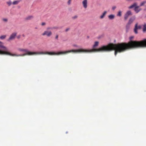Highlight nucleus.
Listing matches in <instances>:
<instances>
[{
    "label": "nucleus",
    "instance_id": "a211bd4d",
    "mask_svg": "<svg viewBox=\"0 0 146 146\" xmlns=\"http://www.w3.org/2000/svg\"><path fill=\"white\" fill-rule=\"evenodd\" d=\"M146 3V0L143 1L140 4V6L141 7V6H143L144 5H145Z\"/></svg>",
    "mask_w": 146,
    "mask_h": 146
},
{
    "label": "nucleus",
    "instance_id": "7c9ffc66",
    "mask_svg": "<svg viewBox=\"0 0 146 146\" xmlns=\"http://www.w3.org/2000/svg\"><path fill=\"white\" fill-rule=\"evenodd\" d=\"M23 36H24V35H23Z\"/></svg>",
    "mask_w": 146,
    "mask_h": 146
},
{
    "label": "nucleus",
    "instance_id": "b1692460",
    "mask_svg": "<svg viewBox=\"0 0 146 146\" xmlns=\"http://www.w3.org/2000/svg\"><path fill=\"white\" fill-rule=\"evenodd\" d=\"M71 0H68V2L67 4L68 5H70L71 4Z\"/></svg>",
    "mask_w": 146,
    "mask_h": 146
},
{
    "label": "nucleus",
    "instance_id": "2eb2a0df",
    "mask_svg": "<svg viewBox=\"0 0 146 146\" xmlns=\"http://www.w3.org/2000/svg\"><path fill=\"white\" fill-rule=\"evenodd\" d=\"M137 6V3H134L132 5L130 6L129 7V9H131L134 7H135Z\"/></svg>",
    "mask_w": 146,
    "mask_h": 146
},
{
    "label": "nucleus",
    "instance_id": "5701e85b",
    "mask_svg": "<svg viewBox=\"0 0 146 146\" xmlns=\"http://www.w3.org/2000/svg\"><path fill=\"white\" fill-rule=\"evenodd\" d=\"M78 16L77 15H75L72 17V18L73 19H76L78 18Z\"/></svg>",
    "mask_w": 146,
    "mask_h": 146
},
{
    "label": "nucleus",
    "instance_id": "423d86ee",
    "mask_svg": "<svg viewBox=\"0 0 146 146\" xmlns=\"http://www.w3.org/2000/svg\"><path fill=\"white\" fill-rule=\"evenodd\" d=\"M135 19V16H133L129 19L128 23L126 25L127 28L128 29L129 28L130 25L133 23Z\"/></svg>",
    "mask_w": 146,
    "mask_h": 146
},
{
    "label": "nucleus",
    "instance_id": "393cba45",
    "mask_svg": "<svg viewBox=\"0 0 146 146\" xmlns=\"http://www.w3.org/2000/svg\"><path fill=\"white\" fill-rule=\"evenodd\" d=\"M116 8V7L115 6H113L112 7V9L113 10H114Z\"/></svg>",
    "mask_w": 146,
    "mask_h": 146
},
{
    "label": "nucleus",
    "instance_id": "1a4fd4ad",
    "mask_svg": "<svg viewBox=\"0 0 146 146\" xmlns=\"http://www.w3.org/2000/svg\"><path fill=\"white\" fill-rule=\"evenodd\" d=\"M132 15V13L131 11H127L124 15V19L125 20H127L129 17Z\"/></svg>",
    "mask_w": 146,
    "mask_h": 146
},
{
    "label": "nucleus",
    "instance_id": "6e6552de",
    "mask_svg": "<svg viewBox=\"0 0 146 146\" xmlns=\"http://www.w3.org/2000/svg\"><path fill=\"white\" fill-rule=\"evenodd\" d=\"M141 26L139 25H138V23H137L135 25V28L134 29V31L135 33L137 34L138 33L137 30L138 29H140L141 28Z\"/></svg>",
    "mask_w": 146,
    "mask_h": 146
},
{
    "label": "nucleus",
    "instance_id": "2f4dec72",
    "mask_svg": "<svg viewBox=\"0 0 146 146\" xmlns=\"http://www.w3.org/2000/svg\"><path fill=\"white\" fill-rule=\"evenodd\" d=\"M87 37H88V38H89V37L88 36H87Z\"/></svg>",
    "mask_w": 146,
    "mask_h": 146
},
{
    "label": "nucleus",
    "instance_id": "0eeeda50",
    "mask_svg": "<svg viewBox=\"0 0 146 146\" xmlns=\"http://www.w3.org/2000/svg\"><path fill=\"white\" fill-rule=\"evenodd\" d=\"M17 34V33L16 32L12 33L10 35L9 38L8 39V41H9L14 40V39H15Z\"/></svg>",
    "mask_w": 146,
    "mask_h": 146
},
{
    "label": "nucleus",
    "instance_id": "9d476101",
    "mask_svg": "<svg viewBox=\"0 0 146 146\" xmlns=\"http://www.w3.org/2000/svg\"><path fill=\"white\" fill-rule=\"evenodd\" d=\"M82 3L83 7L85 9H86L88 7V0H83Z\"/></svg>",
    "mask_w": 146,
    "mask_h": 146
},
{
    "label": "nucleus",
    "instance_id": "f8f14e48",
    "mask_svg": "<svg viewBox=\"0 0 146 146\" xmlns=\"http://www.w3.org/2000/svg\"><path fill=\"white\" fill-rule=\"evenodd\" d=\"M107 13V11H104L102 15L100 16V19H103L105 17Z\"/></svg>",
    "mask_w": 146,
    "mask_h": 146
},
{
    "label": "nucleus",
    "instance_id": "20e7f679",
    "mask_svg": "<svg viewBox=\"0 0 146 146\" xmlns=\"http://www.w3.org/2000/svg\"><path fill=\"white\" fill-rule=\"evenodd\" d=\"M58 29L57 27H49L46 28V30L44 31L42 34V35L43 36H46L48 37H50L52 35V32L50 30L57 29Z\"/></svg>",
    "mask_w": 146,
    "mask_h": 146
},
{
    "label": "nucleus",
    "instance_id": "cd10ccee",
    "mask_svg": "<svg viewBox=\"0 0 146 146\" xmlns=\"http://www.w3.org/2000/svg\"><path fill=\"white\" fill-rule=\"evenodd\" d=\"M70 30V28H68L67 29H66V30H65V31L66 32H67L69 30Z\"/></svg>",
    "mask_w": 146,
    "mask_h": 146
},
{
    "label": "nucleus",
    "instance_id": "dca6fc26",
    "mask_svg": "<svg viewBox=\"0 0 146 146\" xmlns=\"http://www.w3.org/2000/svg\"><path fill=\"white\" fill-rule=\"evenodd\" d=\"M143 26V31L144 32H145L146 31V24L145 23L142 25Z\"/></svg>",
    "mask_w": 146,
    "mask_h": 146
},
{
    "label": "nucleus",
    "instance_id": "bb28decb",
    "mask_svg": "<svg viewBox=\"0 0 146 146\" xmlns=\"http://www.w3.org/2000/svg\"><path fill=\"white\" fill-rule=\"evenodd\" d=\"M72 46L73 47H78V46L76 44H73L72 45Z\"/></svg>",
    "mask_w": 146,
    "mask_h": 146
},
{
    "label": "nucleus",
    "instance_id": "4be33fe9",
    "mask_svg": "<svg viewBox=\"0 0 146 146\" xmlns=\"http://www.w3.org/2000/svg\"><path fill=\"white\" fill-rule=\"evenodd\" d=\"M2 20L4 22H7L8 21V19L6 18H3L2 19Z\"/></svg>",
    "mask_w": 146,
    "mask_h": 146
},
{
    "label": "nucleus",
    "instance_id": "4468645a",
    "mask_svg": "<svg viewBox=\"0 0 146 146\" xmlns=\"http://www.w3.org/2000/svg\"><path fill=\"white\" fill-rule=\"evenodd\" d=\"M115 16L113 14H111L108 16V18L109 19L112 20L115 18Z\"/></svg>",
    "mask_w": 146,
    "mask_h": 146
},
{
    "label": "nucleus",
    "instance_id": "7ed1b4c3",
    "mask_svg": "<svg viewBox=\"0 0 146 146\" xmlns=\"http://www.w3.org/2000/svg\"><path fill=\"white\" fill-rule=\"evenodd\" d=\"M17 50L20 52H25V53L21 54H12L9 52H2L0 51L1 53L6 54L8 55L11 56H24L26 55H37L39 54H48L50 55H59V52H31L29 51L27 49H24L23 48H18Z\"/></svg>",
    "mask_w": 146,
    "mask_h": 146
},
{
    "label": "nucleus",
    "instance_id": "c756f323",
    "mask_svg": "<svg viewBox=\"0 0 146 146\" xmlns=\"http://www.w3.org/2000/svg\"><path fill=\"white\" fill-rule=\"evenodd\" d=\"M20 37H21V35H19L17 36V38L19 39L20 38Z\"/></svg>",
    "mask_w": 146,
    "mask_h": 146
},
{
    "label": "nucleus",
    "instance_id": "c85d7f7f",
    "mask_svg": "<svg viewBox=\"0 0 146 146\" xmlns=\"http://www.w3.org/2000/svg\"><path fill=\"white\" fill-rule=\"evenodd\" d=\"M45 23L44 22H43L41 24V25L42 26H44L45 25Z\"/></svg>",
    "mask_w": 146,
    "mask_h": 146
},
{
    "label": "nucleus",
    "instance_id": "aec40b11",
    "mask_svg": "<svg viewBox=\"0 0 146 146\" xmlns=\"http://www.w3.org/2000/svg\"><path fill=\"white\" fill-rule=\"evenodd\" d=\"M7 4L9 6H10L12 4V3L11 1H9L6 2Z\"/></svg>",
    "mask_w": 146,
    "mask_h": 146
},
{
    "label": "nucleus",
    "instance_id": "6ab92c4d",
    "mask_svg": "<svg viewBox=\"0 0 146 146\" xmlns=\"http://www.w3.org/2000/svg\"><path fill=\"white\" fill-rule=\"evenodd\" d=\"M6 37V35H3L0 36V39L1 40H3L5 39Z\"/></svg>",
    "mask_w": 146,
    "mask_h": 146
},
{
    "label": "nucleus",
    "instance_id": "a878e982",
    "mask_svg": "<svg viewBox=\"0 0 146 146\" xmlns=\"http://www.w3.org/2000/svg\"><path fill=\"white\" fill-rule=\"evenodd\" d=\"M58 35H56L55 37V38L56 39L58 40Z\"/></svg>",
    "mask_w": 146,
    "mask_h": 146
},
{
    "label": "nucleus",
    "instance_id": "ddd939ff",
    "mask_svg": "<svg viewBox=\"0 0 146 146\" xmlns=\"http://www.w3.org/2000/svg\"><path fill=\"white\" fill-rule=\"evenodd\" d=\"M34 18V17L32 15H29L25 19L27 20H29L33 19Z\"/></svg>",
    "mask_w": 146,
    "mask_h": 146
},
{
    "label": "nucleus",
    "instance_id": "f03ea898",
    "mask_svg": "<svg viewBox=\"0 0 146 146\" xmlns=\"http://www.w3.org/2000/svg\"><path fill=\"white\" fill-rule=\"evenodd\" d=\"M99 42L98 41H96L94 42V44L93 46V49H86L84 48H80L76 50H68L65 51H61L59 52V55L62 54H66L70 52L74 53H90L93 52H106L111 51L113 50H114L115 49H113L110 50H104L103 49H101L102 47L104 46H109L110 44H109L108 45L106 46H103L98 48H95L97 46L99 45Z\"/></svg>",
    "mask_w": 146,
    "mask_h": 146
},
{
    "label": "nucleus",
    "instance_id": "39448f33",
    "mask_svg": "<svg viewBox=\"0 0 146 146\" xmlns=\"http://www.w3.org/2000/svg\"><path fill=\"white\" fill-rule=\"evenodd\" d=\"M3 43L1 41H0V47L2 48V50H0V51L2 52H7V47H6L5 46H4L3 45ZM0 54H6L8 55L7 54H2L0 53Z\"/></svg>",
    "mask_w": 146,
    "mask_h": 146
},
{
    "label": "nucleus",
    "instance_id": "9b49d317",
    "mask_svg": "<svg viewBox=\"0 0 146 146\" xmlns=\"http://www.w3.org/2000/svg\"><path fill=\"white\" fill-rule=\"evenodd\" d=\"M141 10V9L139 8V6H136L134 9V10L136 13H137Z\"/></svg>",
    "mask_w": 146,
    "mask_h": 146
},
{
    "label": "nucleus",
    "instance_id": "412c9836",
    "mask_svg": "<svg viewBox=\"0 0 146 146\" xmlns=\"http://www.w3.org/2000/svg\"><path fill=\"white\" fill-rule=\"evenodd\" d=\"M121 11H119L118 12V13L117 14V16L119 17H121V16L122 14H121Z\"/></svg>",
    "mask_w": 146,
    "mask_h": 146
},
{
    "label": "nucleus",
    "instance_id": "f257e3e1",
    "mask_svg": "<svg viewBox=\"0 0 146 146\" xmlns=\"http://www.w3.org/2000/svg\"><path fill=\"white\" fill-rule=\"evenodd\" d=\"M133 36L129 37L130 41L128 43H122L117 44H110L109 46H104L101 49H103L104 50H110L115 49V55H116L117 53H121L126 50L133 48L139 47H146V39L140 41H132Z\"/></svg>",
    "mask_w": 146,
    "mask_h": 146
},
{
    "label": "nucleus",
    "instance_id": "f3484780",
    "mask_svg": "<svg viewBox=\"0 0 146 146\" xmlns=\"http://www.w3.org/2000/svg\"><path fill=\"white\" fill-rule=\"evenodd\" d=\"M19 2V1H15L13 2L12 4L13 5H17L18 4Z\"/></svg>",
    "mask_w": 146,
    "mask_h": 146
}]
</instances>
